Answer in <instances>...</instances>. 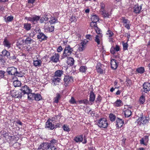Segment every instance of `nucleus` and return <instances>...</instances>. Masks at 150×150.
Wrapping results in <instances>:
<instances>
[{
    "mask_svg": "<svg viewBox=\"0 0 150 150\" xmlns=\"http://www.w3.org/2000/svg\"><path fill=\"white\" fill-rule=\"evenodd\" d=\"M7 72L9 75L17 76L21 77L23 76V74L21 71L17 70V69L14 67H9L7 68Z\"/></svg>",
    "mask_w": 150,
    "mask_h": 150,
    "instance_id": "obj_1",
    "label": "nucleus"
},
{
    "mask_svg": "<svg viewBox=\"0 0 150 150\" xmlns=\"http://www.w3.org/2000/svg\"><path fill=\"white\" fill-rule=\"evenodd\" d=\"M38 150H57V149L54 146H52L51 143L45 142L41 144Z\"/></svg>",
    "mask_w": 150,
    "mask_h": 150,
    "instance_id": "obj_2",
    "label": "nucleus"
},
{
    "mask_svg": "<svg viewBox=\"0 0 150 150\" xmlns=\"http://www.w3.org/2000/svg\"><path fill=\"white\" fill-rule=\"evenodd\" d=\"M97 125L101 129L106 128L108 126V123L107 119L105 118H102L97 121Z\"/></svg>",
    "mask_w": 150,
    "mask_h": 150,
    "instance_id": "obj_3",
    "label": "nucleus"
},
{
    "mask_svg": "<svg viewBox=\"0 0 150 150\" xmlns=\"http://www.w3.org/2000/svg\"><path fill=\"white\" fill-rule=\"evenodd\" d=\"M2 54H0V61L2 63H4L5 60L3 57L8 58L10 55V53L6 49H4L2 51Z\"/></svg>",
    "mask_w": 150,
    "mask_h": 150,
    "instance_id": "obj_4",
    "label": "nucleus"
},
{
    "mask_svg": "<svg viewBox=\"0 0 150 150\" xmlns=\"http://www.w3.org/2000/svg\"><path fill=\"white\" fill-rule=\"evenodd\" d=\"M52 120L49 119L45 123V127L50 130H53L56 128V127L54 124V122L52 123Z\"/></svg>",
    "mask_w": 150,
    "mask_h": 150,
    "instance_id": "obj_5",
    "label": "nucleus"
},
{
    "mask_svg": "<svg viewBox=\"0 0 150 150\" xmlns=\"http://www.w3.org/2000/svg\"><path fill=\"white\" fill-rule=\"evenodd\" d=\"M40 17L36 15L31 16V17H26L25 19L28 21L34 23H37L40 19Z\"/></svg>",
    "mask_w": 150,
    "mask_h": 150,
    "instance_id": "obj_6",
    "label": "nucleus"
},
{
    "mask_svg": "<svg viewBox=\"0 0 150 150\" xmlns=\"http://www.w3.org/2000/svg\"><path fill=\"white\" fill-rule=\"evenodd\" d=\"M149 118L147 117H143L139 118L137 120L138 123L146 124L149 122Z\"/></svg>",
    "mask_w": 150,
    "mask_h": 150,
    "instance_id": "obj_7",
    "label": "nucleus"
},
{
    "mask_svg": "<svg viewBox=\"0 0 150 150\" xmlns=\"http://www.w3.org/2000/svg\"><path fill=\"white\" fill-rule=\"evenodd\" d=\"M73 48L71 47L69 45H66V57L71 56L74 54L73 52Z\"/></svg>",
    "mask_w": 150,
    "mask_h": 150,
    "instance_id": "obj_8",
    "label": "nucleus"
},
{
    "mask_svg": "<svg viewBox=\"0 0 150 150\" xmlns=\"http://www.w3.org/2000/svg\"><path fill=\"white\" fill-rule=\"evenodd\" d=\"M88 42V41L86 39L82 41L80 43L79 50L80 51H83L86 47V45Z\"/></svg>",
    "mask_w": 150,
    "mask_h": 150,
    "instance_id": "obj_9",
    "label": "nucleus"
},
{
    "mask_svg": "<svg viewBox=\"0 0 150 150\" xmlns=\"http://www.w3.org/2000/svg\"><path fill=\"white\" fill-rule=\"evenodd\" d=\"M74 141L76 142H82L83 144H86L87 142V140L86 139L84 138L83 140V135H80L74 138Z\"/></svg>",
    "mask_w": 150,
    "mask_h": 150,
    "instance_id": "obj_10",
    "label": "nucleus"
},
{
    "mask_svg": "<svg viewBox=\"0 0 150 150\" xmlns=\"http://www.w3.org/2000/svg\"><path fill=\"white\" fill-rule=\"evenodd\" d=\"M102 35H97L96 36L95 41L97 45H101L102 44Z\"/></svg>",
    "mask_w": 150,
    "mask_h": 150,
    "instance_id": "obj_11",
    "label": "nucleus"
},
{
    "mask_svg": "<svg viewBox=\"0 0 150 150\" xmlns=\"http://www.w3.org/2000/svg\"><path fill=\"white\" fill-rule=\"evenodd\" d=\"M91 20L92 22L91 23L90 25L91 26H93L94 24L98 21L99 18L98 16L94 15L91 16Z\"/></svg>",
    "mask_w": 150,
    "mask_h": 150,
    "instance_id": "obj_12",
    "label": "nucleus"
},
{
    "mask_svg": "<svg viewBox=\"0 0 150 150\" xmlns=\"http://www.w3.org/2000/svg\"><path fill=\"white\" fill-rule=\"evenodd\" d=\"M24 94H27L29 93L32 92V90L26 85H24L22 86L20 90Z\"/></svg>",
    "mask_w": 150,
    "mask_h": 150,
    "instance_id": "obj_13",
    "label": "nucleus"
},
{
    "mask_svg": "<svg viewBox=\"0 0 150 150\" xmlns=\"http://www.w3.org/2000/svg\"><path fill=\"white\" fill-rule=\"evenodd\" d=\"M122 20L123 23V25L128 29H130V26L131 24H130L129 21L127 19H125L124 18H122Z\"/></svg>",
    "mask_w": 150,
    "mask_h": 150,
    "instance_id": "obj_14",
    "label": "nucleus"
},
{
    "mask_svg": "<svg viewBox=\"0 0 150 150\" xmlns=\"http://www.w3.org/2000/svg\"><path fill=\"white\" fill-rule=\"evenodd\" d=\"M144 92L147 93L150 91V83L148 82L144 83L143 85Z\"/></svg>",
    "mask_w": 150,
    "mask_h": 150,
    "instance_id": "obj_15",
    "label": "nucleus"
},
{
    "mask_svg": "<svg viewBox=\"0 0 150 150\" xmlns=\"http://www.w3.org/2000/svg\"><path fill=\"white\" fill-rule=\"evenodd\" d=\"M103 65L100 63H98L96 66V70L98 73L102 74L103 72L102 69Z\"/></svg>",
    "mask_w": 150,
    "mask_h": 150,
    "instance_id": "obj_16",
    "label": "nucleus"
},
{
    "mask_svg": "<svg viewBox=\"0 0 150 150\" xmlns=\"http://www.w3.org/2000/svg\"><path fill=\"white\" fill-rule=\"evenodd\" d=\"M52 84L54 86L58 85L59 83L60 79L59 77H58L55 76H54L52 79Z\"/></svg>",
    "mask_w": 150,
    "mask_h": 150,
    "instance_id": "obj_17",
    "label": "nucleus"
},
{
    "mask_svg": "<svg viewBox=\"0 0 150 150\" xmlns=\"http://www.w3.org/2000/svg\"><path fill=\"white\" fill-rule=\"evenodd\" d=\"M110 64L111 68L113 69H116L118 66V63L117 61L114 59L111 60Z\"/></svg>",
    "mask_w": 150,
    "mask_h": 150,
    "instance_id": "obj_18",
    "label": "nucleus"
},
{
    "mask_svg": "<svg viewBox=\"0 0 150 150\" xmlns=\"http://www.w3.org/2000/svg\"><path fill=\"white\" fill-rule=\"evenodd\" d=\"M59 55L58 54H55L53 56L50 58V62L57 63L59 61Z\"/></svg>",
    "mask_w": 150,
    "mask_h": 150,
    "instance_id": "obj_19",
    "label": "nucleus"
},
{
    "mask_svg": "<svg viewBox=\"0 0 150 150\" xmlns=\"http://www.w3.org/2000/svg\"><path fill=\"white\" fill-rule=\"evenodd\" d=\"M120 50V46L118 45H116L114 47H112L110 49V52L113 54H115L116 52L119 51Z\"/></svg>",
    "mask_w": 150,
    "mask_h": 150,
    "instance_id": "obj_20",
    "label": "nucleus"
},
{
    "mask_svg": "<svg viewBox=\"0 0 150 150\" xmlns=\"http://www.w3.org/2000/svg\"><path fill=\"white\" fill-rule=\"evenodd\" d=\"M142 8V6L138 4L135 5L133 7L134 12L136 13H139Z\"/></svg>",
    "mask_w": 150,
    "mask_h": 150,
    "instance_id": "obj_21",
    "label": "nucleus"
},
{
    "mask_svg": "<svg viewBox=\"0 0 150 150\" xmlns=\"http://www.w3.org/2000/svg\"><path fill=\"white\" fill-rule=\"evenodd\" d=\"M44 29L46 32H52L54 30V26H50V27L48 26L47 24H46L44 27Z\"/></svg>",
    "mask_w": 150,
    "mask_h": 150,
    "instance_id": "obj_22",
    "label": "nucleus"
},
{
    "mask_svg": "<svg viewBox=\"0 0 150 150\" xmlns=\"http://www.w3.org/2000/svg\"><path fill=\"white\" fill-rule=\"evenodd\" d=\"M148 136H145L144 138H142L140 140V143L141 144H143L144 145H146L148 141Z\"/></svg>",
    "mask_w": 150,
    "mask_h": 150,
    "instance_id": "obj_23",
    "label": "nucleus"
},
{
    "mask_svg": "<svg viewBox=\"0 0 150 150\" xmlns=\"http://www.w3.org/2000/svg\"><path fill=\"white\" fill-rule=\"evenodd\" d=\"M3 44L4 47H7L8 49L11 47V42L7 39H4L3 42Z\"/></svg>",
    "mask_w": 150,
    "mask_h": 150,
    "instance_id": "obj_24",
    "label": "nucleus"
},
{
    "mask_svg": "<svg viewBox=\"0 0 150 150\" xmlns=\"http://www.w3.org/2000/svg\"><path fill=\"white\" fill-rule=\"evenodd\" d=\"M125 115L126 117H129L132 114V109L130 108H128L127 109H125Z\"/></svg>",
    "mask_w": 150,
    "mask_h": 150,
    "instance_id": "obj_25",
    "label": "nucleus"
},
{
    "mask_svg": "<svg viewBox=\"0 0 150 150\" xmlns=\"http://www.w3.org/2000/svg\"><path fill=\"white\" fill-rule=\"evenodd\" d=\"M95 95L94 93L92 91L91 92L89 95V100L90 102H89V103H93L95 100Z\"/></svg>",
    "mask_w": 150,
    "mask_h": 150,
    "instance_id": "obj_26",
    "label": "nucleus"
},
{
    "mask_svg": "<svg viewBox=\"0 0 150 150\" xmlns=\"http://www.w3.org/2000/svg\"><path fill=\"white\" fill-rule=\"evenodd\" d=\"M116 126L118 127H121L124 124V121L121 119L119 118H117L116 120Z\"/></svg>",
    "mask_w": 150,
    "mask_h": 150,
    "instance_id": "obj_27",
    "label": "nucleus"
},
{
    "mask_svg": "<svg viewBox=\"0 0 150 150\" xmlns=\"http://www.w3.org/2000/svg\"><path fill=\"white\" fill-rule=\"evenodd\" d=\"M37 38L38 39H41L42 40H47V37L43 33H39L37 35Z\"/></svg>",
    "mask_w": 150,
    "mask_h": 150,
    "instance_id": "obj_28",
    "label": "nucleus"
},
{
    "mask_svg": "<svg viewBox=\"0 0 150 150\" xmlns=\"http://www.w3.org/2000/svg\"><path fill=\"white\" fill-rule=\"evenodd\" d=\"M14 96H13L15 98H21L24 94L22 91H16Z\"/></svg>",
    "mask_w": 150,
    "mask_h": 150,
    "instance_id": "obj_29",
    "label": "nucleus"
},
{
    "mask_svg": "<svg viewBox=\"0 0 150 150\" xmlns=\"http://www.w3.org/2000/svg\"><path fill=\"white\" fill-rule=\"evenodd\" d=\"M42 61L39 59L33 61V64L34 65L37 67H38L41 66Z\"/></svg>",
    "mask_w": 150,
    "mask_h": 150,
    "instance_id": "obj_30",
    "label": "nucleus"
},
{
    "mask_svg": "<svg viewBox=\"0 0 150 150\" xmlns=\"http://www.w3.org/2000/svg\"><path fill=\"white\" fill-rule=\"evenodd\" d=\"M23 43H25L27 45H30L33 42V40L30 38L27 37L25 40H23Z\"/></svg>",
    "mask_w": 150,
    "mask_h": 150,
    "instance_id": "obj_31",
    "label": "nucleus"
},
{
    "mask_svg": "<svg viewBox=\"0 0 150 150\" xmlns=\"http://www.w3.org/2000/svg\"><path fill=\"white\" fill-rule=\"evenodd\" d=\"M70 57V56L67 57V62L68 65L72 66L74 63V60L71 57Z\"/></svg>",
    "mask_w": 150,
    "mask_h": 150,
    "instance_id": "obj_32",
    "label": "nucleus"
},
{
    "mask_svg": "<svg viewBox=\"0 0 150 150\" xmlns=\"http://www.w3.org/2000/svg\"><path fill=\"white\" fill-rule=\"evenodd\" d=\"M123 105L122 102L120 100H117L114 103V105L116 107H119Z\"/></svg>",
    "mask_w": 150,
    "mask_h": 150,
    "instance_id": "obj_33",
    "label": "nucleus"
},
{
    "mask_svg": "<svg viewBox=\"0 0 150 150\" xmlns=\"http://www.w3.org/2000/svg\"><path fill=\"white\" fill-rule=\"evenodd\" d=\"M92 27L95 30L97 33L98 34V35L102 34L101 33V32L100 29L97 26V24L96 23H95L94 24L93 26Z\"/></svg>",
    "mask_w": 150,
    "mask_h": 150,
    "instance_id": "obj_34",
    "label": "nucleus"
},
{
    "mask_svg": "<svg viewBox=\"0 0 150 150\" xmlns=\"http://www.w3.org/2000/svg\"><path fill=\"white\" fill-rule=\"evenodd\" d=\"M63 74V72L62 71L58 70L55 72L54 76L60 78V77Z\"/></svg>",
    "mask_w": 150,
    "mask_h": 150,
    "instance_id": "obj_35",
    "label": "nucleus"
},
{
    "mask_svg": "<svg viewBox=\"0 0 150 150\" xmlns=\"http://www.w3.org/2000/svg\"><path fill=\"white\" fill-rule=\"evenodd\" d=\"M61 98V96L58 93H57L56 94V96L53 99V102L54 103H57L59 102V100Z\"/></svg>",
    "mask_w": 150,
    "mask_h": 150,
    "instance_id": "obj_36",
    "label": "nucleus"
},
{
    "mask_svg": "<svg viewBox=\"0 0 150 150\" xmlns=\"http://www.w3.org/2000/svg\"><path fill=\"white\" fill-rule=\"evenodd\" d=\"M79 104L83 103L86 105L88 104L91 105L92 104V103H89L88 100L86 99L80 100L79 101Z\"/></svg>",
    "mask_w": 150,
    "mask_h": 150,
    "instance_id": "obj_37",
    "label": "nucleus"
},
{
    "mask_svg": "<svg viewBox=\"0 0 150 150\" xmlns=\"http://www.w3.org/2000/svg\"><path fill=\"white\" fill-rule=\"evenodd\" d=\"M13 84L15 87H19L21 86V83L18 80H15L13 81Z\"/></svg>",
    "mask_w": 150,
    "mask_h": 150,
    "instance_id": "obj_38",
    "label": "nucleus"
},
{
    "mask_svg": "<svg viewBox=\"0 0 150 150\" xmlns=\"http://www.w3.org/2000/svg\"><path fill=\"white\" fill-rule=\"evenodd\" d=\"M48 16L47 15H44L43 17H42L40 19V22L41 23H43L44 21H48Z\"/></svg>",
    "mask_w": 150,
    "mask_h": 150,
    "instance_id": "obj_39",
    "label": "nucleus"
},
{
    "mask_svg": "<svg viewBox=\"0 0 150 150\" xmlns=\"http://www.w3.org/2000/svg\"><path fill=\"white\" fill-rule=\"evenodd\" d=\"M34 98L35 100L39 101L42 99V97L41 95L39 94H35V95H34Z\"/></svg>",
    "mask_w": 150,
    "mask_h": 150,
    "instance_id": "obj_40",
    "label": "nucleus"
},
{
    "mask_svg": "<svg viewBox=\"0 0 150 150\" xmlns=\"http://www.w3.org/2000/svg\"><path fill=\"white\" fill-rule=\"evenodd\" d=\"M24 28L26 30H29L31 28V24L29 23H25L24 24Z\"/></svg>",
    "mask_w": 150,
    "mask_h": 150,
    "instance_id": "obj_41",
    "label": "nucleus"
},
{
    "mask_svg": "<svg viewBox=\"0 0 150 150\" xmlns=\"http://www.w3.org/2000/svg\"><path fill=\"white\" fill-rule=\"evenodd\" d=\"M87 68L86 66H81L79 68L80 71L82 73H85L87 70Z\"/></svg>",
    "mask_w": 150,
    "mask_h": 150,
    "instance_id": "obj_42",
    "label": "nucleus"
},
{
    "mask_svg": "<svg viewBox=\"0 0 150 150\" xmlns=\"http://www.w3.org/2000/svg\"><path fill=\"white\" fill-rule=\"evenodd\" d=\"M136 71L140 74H143L144 71V69L143 67H140L137 69Z\"/></svg>",
    "mask_w": 150,
    "mask_h": 150,
    "instance_id": "obj_43",
    "label": "nucleus"
},
{
    "mask_svg": "<svg viewBox=\"0 0 150 150\" xmlns=\"http://www.w3.org/2000/svg\"><path fill=\"white\" fill-rule=\"evenodd\" d=\"M57 21V19L54 17H52L50 18V20H49V22L51 24H54Z\"/></svg>",
    "mask_w": 150,
    "mask_h": 150,
    "instance_id": "obj_44",
    "label": "nucleus"
},
{
    "mask_svg": "<svg viewBox=\"0 0 150 150\" xmlns=\"http://www.w3.org/2000/svg\"><path fill=\"white\" fill-rule=\"evenodd\" d=\"M106 35L108 38L112 37L114 35V33L111 30H108L107 32Z\"/></svg>",
    "mask_w": 150,
    "mask_h": 150,
    "instance_id": "obj_45",
    "label": "nucleus"
},
{
    "mask_svg": "<svg viewBox=\"0 0 150 150\" xmlns=\"http://www.w3.org/2000/svg\"><path fill=\"white\" fill-rule=\"evenodd\" d=\"M28 95V98L29 100H32L33 98H34L35 94L32 93L31 92L27 94Z\"/></svg>",
    "mask_w": 150,
    "mask_h": 150,
    "instance_id": "obj_46",
    "label": "nucleus"
},
{
    "mask_svg": "<svg viewBox=\"0 0 150 150\" xmlns=\"http://www.w3.org/2000/svg\"><path fill=\"white\" fill-rule=\"evenodd\" d=\"M100 12L101 13V14L105 17H108L109 15V13L106 11L105 10H104L103 12Z\"/></svg>",
    "mask_w": 150,
    "mask_h": 150,
    "instance_id": "obj_47",
    "label": "nucleus"
},
{
    "mask_svg": "<svg viewBox=\"0 0 150 150\" xmlns=\"http://www.w3.org/2000/svg\"><path fill=\"white\" fill-rule=\"evenodd\" d=\"M109 118L111 121H114L116 117L114 114H110L109 115Z\"/></svg>",
    "mask_w": 150,
    "mask_h": 150,
    "instance_id": "obj_48",
    "label": "nucleus"
},
{
    "mask_svg": "<svg viewBox=\"0 0 150 150\" xmlns=\"http://www.w3.org/2000/svg\"><path fill=\"white\" fill-rule=\"evenodd\" d=\"M13 17L12 16H9L7 17L6 18H5V19L6 22L11 21L13 19Z\"/></svg>",
    "mask_w": 150,
    "mask_h": 150,
    "instance_id": "obj_49",
    "label": "nucleus"
},
{
    "mask_svg": "<svg viewBox=\"0 0 150 150\" xmlns=\"http://www.w3.org/2000/svg\"><path fill=\"white\" fill-rule=\"evenodd\" d=\"M139 100L140 103L143 104L145 102V97L143 96H142L140 97Z\"/></svg>",
    "mask_w": 150,
    "mask_h": 150,
    "instance_id": "obj_50",
    "label": "nucleus"
},
{
    "mask_svg": "<svg viewBox=\"0 0 150 150\" xmlns=\"http://www.w3.org/2000/svg\"><path fill=\"white\" fill-rule=\"evenodd\" d=\"M101 8L100 10V12H103L105 10V5L104 4L103 2L100 4Z\"/></svg>",
    "mask_w": 150,
    "mask_h": 150,
    "instance_id": "obj_51",
    "label": "nucleus"
},
{
    "mask_svg": "<svg viewBox=\"0 0 150 150\" xmlns=\"http://www.w3.org/2000/svg\"><path fill=\"white\" fill-rule=\"evenodd\" d=\"M73 80L72 78L71 77L69 76H66V82H71L73 81Z\"/></svg>",
    "mask_w": 150,
    "mask_h": 150,
    "instance_id": "obj_52",
    "label": "nucleus"
},
{
    "mask_svg": "<svg viewBox=\"0 0 150 150\" xmlns=\"http://www.w3.org/2000/svg\"><path fill=\"white\" fill-rule=\"evenodd\" d=\"M122 45L123 46V48L124 50H127L128 48V44L127 42H123Z\"/></svg>",
    "mask_w": 150,
    "mask_h": 150,
    "instance_id": "obj_53",
    "label": "nucleus"
},
{
    "mask_svg": "<svg viewBox=\"0 0 150 150\" xmlns=\"http://www.w3.org/2000/svg\"><path fill=\"white\" fill-rule=\"evenodd\" d=\"M5 72L3 70H0V79L3 78L4 76Z\"/></svg>",
    "mask_w": 150,
    "mask_h": 150,
    "instance_id": "obj_54",
    "label": "nucleus"
},
{
    "mask_svg": "<svg viewBox=\"0 0 150 150\" xmlns=\"http://www.w3.org/2000/svg\"><path fill=\"white\" fill-rule=\"evenodd\" d=\"M50 143H51V145H52V146H53V144H56L57 143V141L54 139H53L50 141Z\"/></svg>",
    "mask_w": 150,
    "mask_h": 150,
    "instance_id": "obj_55",
    "label": "nucleus"
},
{
    "mask_svg": "<svg viewBox=\"0 0 150 150\" xmlns=\"http://www.w3.org/2000/svg\"><path fill=\"white\" fill-rule=\"evenodd\" d=\"M102 100V98L99 95H98L96 101V102L98 103H100L101 101Z\"/></svg>",
    "mask_w": 150,
    "mask_h": 150,
    "instance_id": "obj_56",
    "label": "nucleus"
},
{
    "mask_svg": "<svg viewBox=\"0 0 150 150\" xmlns=\"http://www.w3.org/2000/svg\"><path fill=\"white\" fill-rule=\"evenodd\" d=\"M86 38L89 40L91 41L92 40V37L91 35L88 34L86 36Z\"/></svg>",
    "mask_w": 150,
    "mask_h": 150,
    "instance_id": "obj_57",
    "label": "nucleus"
},
{
    "mask_svg": "<svg viewBox=\"0 0 150 150\" xmlns=\"http://www.w3.org/2000/svg\"><path fill=\"white\" fill-rule=\"evenodd\" d=\"M69 102L71 103L72 104H75L76 103V101L73 97H71Z\"/></svg>",
    "mask_w": 150,
    "mask_h": 150,
    "instance_id": "obj_58",
    "label": "nucleus"
},
{
    "mask_svg": "<svg viewBox=\"0 0 150 150\" xmlns=\"http://www.w3.org/2000/svg\"><path fill=\"white\" fill-rule=\"evenodd\" d=\"M126 81L127 82L126 84L127 86H130L132 84L131 81L129 79H127Z\"/></svg>",
    "mask_w": 150,
    "mask_h": 150,
    "instance_id": "obj_59",
    "label": "nucleus"
},
{
    "mask_svg": "<svg viewBox=\"0 0 150 150\" xmlns=\"http://www.w3.org/2000/svg\"><path fill=\"white\" fill-rule=\"evenodd\" d=\"M71 22H76L77 20L76 18L74 16H72L71 18Z\"/></svg>",
    "mask_w": 150,
    "mask_h": 150,
    "instance_id": "obj_60",
    "label": "nucleus"
},
{
    "mask_svg": "<svg viewBox=\"0 0 150 150\" xmlns=\"http://www.w3.org/2000/svg\"><path fill=\"white\" fill-rule=\"evenodd\" d=\"M63 50V49L61 46H60L58 47V48L57 49V51L58 52H60L61 51H62Z\"/></svg>",
    "mask_w": 150,
    "mask_h": 150,
    "instance_id": "obj_61",
    "label": "nucleus"
},
{
    "mask_svg": "<svg viewBox=\"0 0 150 150\" xmlns=\"http://www.w3.org/2000/svg\"><path fill=\"white\" fill-rule=\"evenodd\" d=\"M108 41L111 43H113V41L112 37H109L108 38Z\"/></svg>",
    "mask_w": 150,
    "mask_h": 150,
    "instance_id": "obj_62",
    "label": "nucleus"
},
{
    "mask_svg": "<svg viewBox=\"0 0 150 150\" xmlns=\"http://www.w3.org/2000/svg\"><path fill=\"white\" fill-rule=\"evenodd\" d=\"M16 57L15 56H14L12 57H10L9 56V58H8L9 59H16Z\"/></svg>",
    "mask_w": 150,
    "mask_h": 150,
    "instance_id": "obj_63",
    "label": "nucleus"
},
{
    "mask_svg": "<svg viewBox=\"0 0 150 150\" xmlns=\"http://www.w3.org/2000/svg\"><path fill=\"white\" fill-rule=\"evenodd\" d=\"M35 1V0H28V3L33 4L34 2Z\"/></svg>",
    "mask_w": 150,
    "mask_h": 150,
    "instance_id": "obj_64",
    "label": "nucleus"
}]
</instances>
